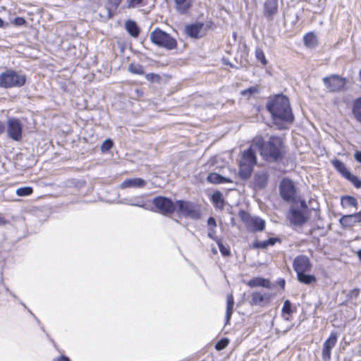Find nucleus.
<instances>
[{"instance_id":"34","label":"nucleus","mask_w":361,"mask_h":361,"mask_svg":"<svg viewBox=\"0 0 361 361\" xmlns=\"http://www.w3.org/2000/svg\"><path fill=\"white\" fill-rule=\"evenodd\" d=\"M341 205L343 207H356L357 206V201L352 196H345L341 198Z\"/></svg>"},{"instance_id":"56","label":"nucleus","mask_w":361,"mask_h":361,"mask_svg":"<svg viewBox=\"0 0 361 361\" xmlns=\"http://www.w3.org/2000/svg\"><path fill=\"white\" fill-rule=\"evenodd\" d=\"M357 255L359 258V259L361 261V249L359 250L357 252Z\"/></svg>"},{"instance_id":"50","label":"nucleus","mask_w":361,"mask_h":361,"mask_svg":"<svg viewBox=\"0 0 361 361\" xmlns=\"http://www.w3.org/2000/svg\"><path fill=\"white\" fill-rule=\"evenodd\" d=\"M267 245L269 247V246L275 245V243L276 242H280V240L278 238H270L268 240H267Z\"/></svg>"},{"instance_id":"3","label":"nucleus","mask_w":361,"mask_h":361,"mask_svg":"<svg viewBox=\"0 0 361 361\" xmlns=\"http://www.w3.org/2000/svg\"><path fill=\"white\" fill-rule=\"evenodd\" d=\"M26 80V75L20 71L7 69L0 73V87H20L25 84Z\"/></svg>"},{"instance_id":"25","label":"nucleus","mask_w":361,"mask_h":361,"mask_svg":"<svg viewBox=\"0 0 361 361\" xmlns=\"http://www.w3.org/2000/svg\"><path fill=\"white\" fill-rule=\"evenodd\" d=\"M207 180L209 183L214 184L224 183H233V181L228 178L224 177L216 173H211L207 177Z\"/></svg>"},{"instance_id":"57","label":"nucleus","mask_w":361,"mask_h":361,"mask_svg":"<svg viewBox=\"0 0 361 361\" xmlns=\"http://www.w3.org/2000/svg\"><path fill=\"white\" fill-rule=\"evenodd\" d=\"M4 27V20L0 18V27Z\"/></svg>"},{"instance_id":"5","label":"nucleus","mask_w":361,"mask_h":361,"mask_svg":"<svg viewBox=\"0 0 361 361\" xmlns=\"http://www.w3.org/2000/svg\"><path fill=\"white\" fill-rule=\"evenodd\" d=\"M238 215L248 231L259 232L264 229L265 221L262 218L258 216H252L249 213L244 210H240Z\"/></svg>"},{"instance_id":"10","label":"nucleus","mask_w":361,"mask_h":361,"mask_svg":"<svg viewBox=\"0 0 361 361\" xmlns=\"http://www.w3.org/2000/svg\"><path fill=\"white\" fill-rule=\"evenodd\" d=\"M295 187L293 181L284 179L280 184V195L286 202H293L295 198Z\"/></svg>"},{"instance_id":"60","label":"nucleus","mask_w":361,"mask_h":361,"mask_svg":"<svg viewBox=\"0 0 361 361\" xmlns=\"http://www.w3.org/2000/svg\"><path fill=\"white\" fill-rule=\"evenodd\" d=\"M228 65L231 66V67H233V64H231V63H228Z\"/></svg>"},{"instance_id":"11","label":"nucleus","mask_w":361,"mask_h":361,"mask_svg":"<svg viewBox=\"0 0 361 361\" xmlns=\"http://www.w3.org/2000/svg\"><path fill=\"white\" fill-rule=\"evenodd\" d=\"M293 267L296 274H300L309 271L311 269L312 264L308 257L300 255L295 258Z\"/></svg>"},{"instance_id":"36","label":"nucleus","mask_w":361,"mask_h":361,"mask_svg":"<svg viewBox=\"0 0 361 361\" xmlns=\"http://www.w3.org/2000/svg\"><path fill=\"white\" fill-rule=\"evenodd\" d=\"M128 71L134 74L143 75V68L140 64L138 63H130L128 66Z\"/></svg>"},{"instance_id":"41","label":"nucleus","mask_w":361,"mask_h":361,"mask_svg":"<svg viewBox=\"0 0 361 361\" xmlns=\"http://www.w3.org/2000/svg\"><path fill=\"white\" fill-rule=\"evenodd\" d=\"M216 243L218 245L219 251L223 256L227 257L231 255L230 250L225 247L221 240H217Z\"/></svg>"},{"instance_id":"33","label":"nucleus","mask_w":361,"mask_h":361,"mask_svg":"<svg viewBox=\"0 0 361 361\" xmlns=\"http://www.w3.org/2000/svg\"><path fill=\"white\" fill-rule=\"evenodd\" d=\"M212 200L214 207L222 209L224 207V201L222 194L220 192H214L212 196Z\"/></svg>"},{"instance_id":"47","label":"nucleus","mask_w":361,"mask_h":361,"mask_svg":"<svg viewBox=\"0 0 361 361\" xmlns=\"http://www.w3.org/2000/svg\"><path fill=\"white\" fill-rule=\"evenodd\" d=\"M13 23L16 25L21 26L25 25L26 20L22 17H16L13 20Z\"/></svg>"},{"instance_id":"2","label":"nucleus","mask_w":361,"mask_h":361,"mask_svg":"<svg viewBox=\"0 0 361 361\" xmlns=\"http://www.w3.org/2000/svg\"><path fill=\"white\" fill-rule=\"evenodd\" d=\"M266 107L271 114L274 123L279 128H283L284 123L293 122L294 116L287 97L278 94L267 102Z\"/></svg>"},{"instance_id":"28","label":"nucleus","mask_w":361,"mask_h":361,"mask_svg":"<svg viewBox=\"0 0 361 361\" xmlns=\"http://www.w3.org/2000/svg\"><path fill=\"white\" fill-rule=\"evenodd\" d=\"M352 113L355 118L361 123V97L355 99L353 102Z\"/></svg>"},{"instance_id":"45","label":"nucleus","mask_w":361,"mask_h":361,"mask_svg":"<svg viewBox=\"0 0 361 361\" xmlns=\"http://www.w3.org/2000/svg\"><path fill=\"white\" fill-rule=\"evenodd\" d=\"M143 0H127L128 8H135L140 5Z\"/></svg>"},{"instance_id":"35","label":"nucleus","mask_w":361,"mask_h":361,"mask_svg":"<svg viewBox=\"0 0 361 361\" xmlns=\"http://www.w3.org/2000/svg\"><path fill=\"white\" fill-rule=\"evenodd\" d=\"M282 316L285 318V319L288 320V317H285V316L290 315L293 313L292 310V304L290 300H286L283 302V306L281 310Z\"/></svg>"},{"instance_id":"38","label":"nucleus","mask_w":361,"mask_h":361,"mask_svg":"<svg viewBox=\"0 0 361 361\" xmlns=\"http://www.w3.org/2000/svg\"><path fill=\"white\" fill-rule=\"evenodd\" d=\"M255 56L257 59L263 65H267V61L266 59L264 51L261 48L257 47L255 49Z\"/></svg>"},{"instance_id":"48","label":"nucleus","mask_w":361,"mask_h":361,"mask_svg":"<svg viewBox=\"0 0 361 361\" xmlns=\"http://www.w3.org/2000/svg\"><path fill=\"white\" fill-rule=\"evenodd\" d=\"M359 293L360 290L358 288H354L349 292L348 296L350 299L357 298L359 295Z\"/></svg>"},{"instance_id":"22","label":"nucleus","mask_w":361,"mask_h":361,"mask_svg":"<svg viewBox=\"0 0 361 361\" xmlns=\"http://www.w3.org/2000/svg\"><path fill=\"white\" fill-rule=\"evenodd\" d=\"M239 166V176L243 180L248 179L252 174L254 166L241 161L240 162Z\"/></svg>"},{"instance_id":"39","label":"nucleus","mask_w":361,"mask_h":361,"mask_svg":"<svg viewBox=\"0 0 361 361\" xmlns=\"http://www.w3.org/2000/svg\"><path fill=\"white\" fill-rule=\"evenodd\" d=\"M33 190L31 187H22L16 190V194L18 196H27L32 193Z\"/></svg>"},{"instance_id":"61","label":"nucleus","mask_w":361,"mask_h":361,"mask_svg":"<svg viewBox=\"0 0 361 361\" xmlns=\"http://www.w3.org/2000/svg\"><path fill=\"white\" fill-rule=\"evenodd\" d=\"M228 63H229L228 61H226V62L225 61V64H228Z\"/></svg>"},{"instance_id":"4","label":"nucleus","mask_w":361,"mask_h":361,"mask_svg":"<svg viewBox=\"0 0 361 361\" xmlns=\"http://www.w3.org/2000/svg\"><path fill=\"white\" fill-rule=\"evenodd\" d=\"M149 38L152 42L154 44L169 50L173 49L176 48L177 46L176 40L169 34L159 28H156L152 31L150 34Z\"/></svg>"},{"instance_id":"51","label":"nucleus","mask_w":361,"mask_h":361,"mask_svg":"<svg viewBox=\"0 0 361 361\" xmlns=\"http://www.w3.org/2000/svg\"><path fill=\"white\" fill-rule=\"evenodd\" d=\"M159 75L154 73H149L146 75V79L147 80L153 81L154 78H158Z\"/></svg>"},{"instance_id":"40","label":"nucleus","mask_w":361,"mask_h":361,"mask_svg":"<svg viewBox=\"0 0 361 361\" xmlns=\"http://www.w3.org/2000/svg\"><path fill=\"white\" fill-rule=\"evenodd\" d=\"M348 180L352 183V184L356 188H361V180H360L356 176L350 173L346 178Z\"/></svg>"},{"instance_id":"21","label":"nucleus","mask_w":361,"mask_h":361,"mask_svg":"<svg viewBox=\"0 0 361 361\" xmlns=\"http://www.w3.org/2000/svg\"><path fill=\"white\" fill-rule=\"evenodd\" d=\"M247 286H249L251 288L253 287H258L262 286L267 288H271V283L270 281L268 279L261 278V277H256L253 278L251 280H250L247 283Z\"/></svg>"},{"instance_id":"12","label":"nucleus","mask_w":361,"mask_h":361,"mask_svg":"<svg viewBox=\"0 0 361 361\" xmlns=\"http://www.w3.org/2000/svg\"><path fill=\"white\" fill-rule=\"evenodd\" d=\"M338 339L336 332H332L327 340L323 344L322 359L324 361L331 360V349L336 345Z\"/></svg>"},{"instance_id":"15","label":"nucleus","mask_w":361,"mask_h":361,"mask_svg":"<svg viewBox=\"0 0 361 361\" xmlns=\"http://www.w3.org/2000/svg\"><path fill=\"white\" fill-rule=\"evenodd\" d=\"M288 219L290 224L294 226H301L307 221V218L303 212L295 208L290 209Z\"/></svg>"},{"instance_id":"6","label":"nucleus","mask_w":361,"mask_h":361,"mask_svg":"<svg viewBox=\"0 0 361 361\" xmlns=\"http://www.w3.org/2000/svg\"><path fill=\"white\" fill-rule=\"evenodd\" d=\"M176 204L178 206L179 214L193 220L200 219V211L198 207L193 203L183 200H177Z\"/></svg>"},{"instance_id":"18","label":"nucleus","mask_w":361,"mask_h":361,"mask_svg":"<svg viewBox=\"0 0 361 361\" xmlns=\"http://www.w3.org/2000/svg\"><path fill=\"white\" fill-rule=\"evenodd\" d=\"M268 181V173L266 171H260L254 176L253 185L255 189L264 188Z\"/></svg>"},{"instance_id":"31","label":"nucleus","mask_w":361,"mask_h":361,"mask_svg":"<svg viewBox=\"0 0 361 361\" xmlns=\"http://www.w3.org/2000/svg\"><path fill=\"white\" fill-rule=\"evenodd\" d=\"M304 44L309 48H314L317 44V37L312 33L306 34L303 37Z\"/></svg>"},{"instance_id":"20","label":"nucleus","mask_w":361,"mask_h":361,"mask_svg":"<svg viewBox=\"0 0 361 361\" xmlns=\"http://www.w3.org/2000/svg\"><path fill=\"white\" fill-rule=\"evenodd\" d=\"M264 15L272 18L278 11V0H267L264 4Z\"/></svg>"},{"instance_id":"29","label":"nucleus","mask_w":361,"mask_h":361,"mask_svg":"<svg viewBox=\"0 0 361 361\" xmlns=\"http://www.w3.org/2000/svg\"><path fill=\"white\" fill-rule=\"evenodd\" d=\"M122 0H108L106 4L107 16L109 18H112L114 11L118 8Z\"/></svg>"},{"instance_id":"9","label":"nucleus","mask_w":361,"mask_h":361,"mask_svg":"<svg viewBox=\"0 0 361 361\" xmlns=\"http://www.w3.org/2000/svg\"><path fill=\"white\" fill-rule=\"evenodd\" d=\"M7 135L15 141H19L22 138L23 124L16 118H9L7 121Z\"/></svg>"},{"instance_id":"13","label":"nucleus","mask_w":361,"mask_h":361,"mask_svg":"<svg viewBox=\"0 0 361 361\" xmlns=\"http://www.w3.org/2000/svg\"><path fill=\"white\" fill-rule=\"evenodd\" d=\"M257 150V147H253V141L251 143L250 147L247 150L243 152L241 157V162L250 164L255 166L257 164L256 151Z\"/></svg>"},{"instance_id":"16","label":"nucleus","mask_w":361,"mask_h":361,"mask_svg":"<svg viewBox=\"0 0 361 361\" xmlns=\"http://www.w3.org/2000/svg\"><path fill=\"white\" fill-rule=\"evenodd\" d=\"M271 294L269 293H261L259 292H253L251 295V300L250 303L252 305L262 306L264 304L269 303Z\"/></svg>"},{"instance_id":"53","label":"nucleus","mask_w":361,"mask_h":361,"mask_svg":"<svg viewBox=\"0 0 361 361\" xmlns=\"http://www.w3.org/2000/svg\"><path fill=\"white\" fill-rule=\"evenodd\" d=\"M279 285L283 289L285 288L286 281L284 279H280L279 281Z\"/></svg>"},{"instance_id":"26","label":"nucleus","mask_w":361,"mask_h":361,"mask_svg":"<svg viewBox=\"0 0 361 361\" xmlns=\"http://www.w3.org/2000/svg\"><path fill=\"white\" fill-rule=\"evenodd\" d=\"M125 27L127 32L133 37H138L140 34V28L138 27L137 23L132 20H128L125 23Z\"/></svg>"},{"instance_id":"8","label":"nucleus","mask_w":361,"mask_h":361,"mask_svg":"<svg viewBox=\"0 0 361 361\" xmlns=\"http://www.w3.org/2000/svg\"><path fill=\"white\" fill-rule=\"evenodd\" d=\"M323 82L329 92H336L345 89L346 79L338 75H332L323 78Z\"/></svg>"},{"instance_id":"7","label":"nucleus","mask_w":361,"mask_h":361,"mask_svg":"<svg viewBox=\"0 0 361 361\" xmlns=\"http://www.w3.org/2000/svg\"><path fill=\"white\" fill-rule=\"evenodd\" d=\"M152 203L159 212L164 215H171L176 211V204L168 197L163 196L155 197L152 200Z\"/></svg>"},{"instance_id":"59","label":"nucleus","mask_w":361,"mask_h":361,"mask_svg":"<svg viewBox=\"0 0 361 361\" xmlns=\"http://www.w3.org/2000/svg\"><path fill=\"white\" fill-rule=\"evenodd\" d=\"M359 80L361 82V70L359 71Z\"/></svg>"},{"instance_id":"30","label":"nucleus","mask_w":361,"mask_h":361,"mask_svg":"<svg viewBox=\"0 0 361 361\" xmlns=\"http://www.w3.org/2000/svg\"><path fill=\"white\" fill-rule=\"evenodd\" d=\"M298 280L304 284L310 285L316 282L317 279L314 275L307 274L306 272L297 274Z\"/></svg>"},{"instance_id":"23","label":"nucleus","mask_w":361,"mask_h":361,"mask_svg":"<svg viewBox=\"0 0 361 361\" xmlns=\"http://www.w3.org/2000/svg\"><path fill=\"white\" fill-rule=\"evenodd\" d=\"M331 162L336 171L339 172L345 178H347V177L351 173L344 163H343L341 161L338 159H333L331 161Z\"/></svg>"},{"instance_id":"52","label":"nucleus","mask_w":361,"mask_h":361,"mask_svg":"<svg viewBox=\"0 0 361 361\" xmlns=\"http://www.w3.org/2000/svg\"><path fill=\"white\" fill-rule=\"evenodd\" d=\"M355 159L360 163H361V152H356L355 154Z\"/></svg>"},{"instance_id":"42","label":"nucleus","mask_w":361,"mask_h":361,"mask_svg":"<svg viewBox=\"0 0 361 361\" xmlns=\"http://www.w3.org/2000/svg\"><path fill=\"white\" fill-rule=\"evenodd\" d=\"M228 344V341L226 338H223L218 341L215 345V348L217 350H221L224 349Z\"/></svg>"},{"instance_id":"19","label":"nucleus","mask_w":361,"mask_h":361,"mask_svg":"<svg viewBox=\"0 0 361 361\" xmlns=\"http://www.w3.org/2000/svg\"><path fill=\"white\" fill-rule=\"evenodd\" d=\"M146 185V181L140 178H134L126 179L121 184V188L125 189L128 188H142Z\"/></svg>"},{"instance_id":"44","label":"nucleus","mask_w":361,"mask_h":361,"mask_svg":"<svg viewBox=\"0 0 361 361\" xmlns=\"http://www.w3.org/2000/svg\"><path fill=\"white\" fill-rule=\"evenodd\" d=\"M208 237L216 242H217V240H220L216 236V228H209Z\"/></svg>"},{"instance_id":"14","label":"nucleus","mask_w":361,"mask_h":361,"mask_svg":"<svg viewBox=\"0 0 361 361\" xmlns=\"http://www.w3.org/2000/svg\"><path fill=\"white\" fill-rule=\"evenodd\" d=\"M186 33L191 37L200 38L204 35V23H195L185 27Z\"/></svg>"},{"instance_id":"54","label":"nucleus","mask_w":361,"mask_h":361,"mask_svg":"<svg viewBox=\"0 0 361 361\" xmlns=\"http://www.w3.org/2000/svg\"><path fill=\"white\" fill-rule=\"evenodd\" d=\"M7 221L2 216H0V226L6 224Z\"/></svg>"},{"instance_id":"43","label":"nucleus","mask_w":361,"mask_h":361,"mask_svg":"<svg viewBox=\"0 0 361 361\" xmlns=\"http://www.w3.org/2000/svg\"><path fill=\"white\" fill-rule=\"evenodd\" d=\"M113 142L111 139H106L102 145L101 149L102 151H107L113 147Z\"/></svg>"},{"instance_id":"32","label":"nucleus","mask_w":361,"mask_h":361,"mask_svg":"<svg viewBox=\"0 0 361 361\" xmlns=\"http://www.w3.org/2000/svg\"><path fill=\"white\" fill-rule=\"evenodd\" d=\"M127 204L129 205H132V206L142 207V208H144L147 210L150 209V208H149L150 206L147 205L145 203V201L141 197L132 198V199L128 200Z\"/></svg>"},{"instance_id":"27","label":"nucleus","mask_w":361,"mask_h":361,"mask_svg":"<svg viewBox=\"0 0 361 361\" xmlns=\"http://www.w3.org/2000/svg\"><path fill=\"white\" fill-rule=\"evenodd\" d=\"M234 299L232 294H228L226 297V322L228 323L231 315L233 312Z\"/></svg>"},{"instance_id":"17","label":"nucleus","mask_w":361,"mask_h":361,"mask_svg":"<svg viewBox=\"0 0 361 361\" xmlns=\"http://www.w3.org/2000/svg\"><path fill=\"white\" fill-rule=\"evenodd\" d=\"M359 222H361V212L344 215L340 219V224L343 227H351Z\"/></svg>"},{"instance_id":"49","label":"nucleus","mask_w":361,"mask_h":361,"mask_svg":"<svg viewBox=\"0 0 361 361\" xmlns=\"http://www.w3.org/2000/svg\"><path fill=\"white\" fill-rule=\"evenodd\" d=\"M207 225L209 226V228H216V221L215 219L212 216H210L207 220Z\"/></svg>"},{"instance_id":"46","label":"nucleus","mask_w":361,"mask_h":361,"mask_svg":"<svg viewBox=\"0 0 361 361\" xmlns=\"http://www.w3.org/2000/svg\"><path fill=\"white\" fill-rule=\"evenodd\" d=\"M253 247L255 248H260V249H264L268 247L267 245V241H257L253 243Z\"/></svg>"},{"instance_id":"37","label":"nucleus","mask_w":361,"mask_h":361,"mask_svg":"<svg viewBox=\"0 0 361 361\" xmlns=\"http://www.w3.org/2000/svg\"><path fill=\"white\" fill-rule=\"evenodd\" d=\"M259 92V87L257 86H252L248 87L247 89H245L243 91H241V95L250 98L253 94H257Z\"/></svg>"},{"instance_id":"55","label":"nucleus","mask_w":361,"mask_h":361,"mask_svg":"<svg viewBox=\"0 0 361 361\" xmlns=\"http://www.w3.org/2000/svg\"><path fill=\"white\" fill-rule=\"evenodd\" d=\"M4 130H5L4 125L1 121H0V135H1L4 132Z\"/></svg>"},{"instance_id":"1","label":"nucleus","mask_w":361,"mask_h":361,"mask_svg":"<svg viewBox=\"0 0 361 361\" xmlns=\"http://www.w3.org/2000/svg\"><path fill=\"white\" fill-rule=\"evenodd\" d=\"M253 147H257L262 159L270 163L276 162L285 155V145L279 136L271 135L267 141L262 136L253 138Z\"/></svg>"},{"instance_id":"24","label":"nucleus","mask_w":361,"mask_h":361,"mask_svg":"<svg viewBox=\"0 0 361 361\" xmlns=\"http://www.w3.org/2000/svg\"><path fill=\"white\" fill-rule=\"evenodd\" d=\"M176 9L180 14H185L191 6L190 0H174Z\"/></svg>"},{"instance_id":"58","label":"nucleus","mask_w":361,"mask_h":361,"mask_svg":"<svg viewBox=\"0 0 361 361\" xmlns=\"http://www.w3.org/2000/svg\"><path fill=\"white\" fill-rule=\"evenodd\" d=\"M56 361H68V358H66L65 357H62L61 358L59 359Z\"/></svg>"}]
</instances>
